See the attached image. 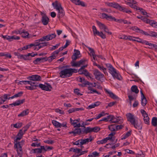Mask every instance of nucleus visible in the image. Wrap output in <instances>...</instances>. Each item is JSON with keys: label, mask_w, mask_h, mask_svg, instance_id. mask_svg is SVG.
<instances>
[{"label": "nucleus", "mask_w": 157, "mask_h": 157, "mask_svg": "<svg viewBox=\"0 0 157 157\" xmlns=\"http://www.w3.org/2000/svg\"><path fill=\"white\" fill-rule=\"evenodd\" d=\"M77 72V70L71 68H64L59 73L60 76L62 78H67L71 76L74 72Z\"/></svg>", "instance_id": "obj_1"}, {"label": "nucleus", "mask_w": 157, "mask_h": 157, "mask_svg": "<svg viewBox=\"0 0 157 157\" xmlns=\"http://www.w3.org/2000/svg\"><path fill=\"white\" fill-rule=\"evenodd\" d=\"M100 17L102 18H105L109 21H114L119 23H123L124 24H130L131 23L128 22L127 20L122 19H117L111 16L108 15L105 13H102L100 14Z\"/></svg>", "instance_id": "obj_2"}, {"label": "nucleus", "mask_w": 157, "mask_h": 157, "mask_svg": "<svg viewBox=\"0 0 157 157\" xmlns=\"http://www.w3.org/2000/svg\"><path fill=\"white\" fill-rule=\"evenodd\" d=\"M107 67L108 68L109 73L112 75L113 78L118 80H121L122 77L119 72L117 71L111 64H108Z\"/></svg>", "instance_id": "obj_3"}, {"label": "nucleus", "mask_w": 157, "mask_h": 157, "mask_svg": "<svg viewBox=\"0 0 157 157\" xmlns=\"http://www.w3.org/2000/svg\"><path fill=\"white\" fill-rule=\"evenodd\" d=\"M126 4L129 6L130 7L133 8L135 10H140L141 13L144 15H147V14L146 11L143 9L140 8L137 6V2L135 1L132 0L130 2H126Z\"/></svg>", "instance_id": "obj_4"}, {"label": "nucleus", "mask_w": 157, "mask_h": 157, "mask_svg": "<svg viewBox=\"0 0 157 157\" xmlns=\"http://www.w3.org/2000/svg\"><path fill=\"white\" fill-rule=\"evenodd\" d=\"M52 5L54 8L58 11V16L59 17H62L64 14V11L61 6L60 3L57 1H56L52 3Z\"/></svg>", "instance_id": "obj_5"}, {"label": "nucleus", "mask_w": 157, "mask_h": 157, "mask_svg": "<svg viewBox=\"0 0 157 157\" xmlns=\"http://www.w3.org/2000/svg\"><path fill=\"white\" fill-rule=\"evenodd\" d=\"M29 88H35V87H39L40 88H52L51 85L47 83H45L44 84H39L37 82H32L31 81V83H30Z\"/></svg>", "instance_id": "obj_6"}, {"label": "nucleus", "mask_w": 157, "mask_h": 157, "mask_svg": "<svg viewBox=\"0 0 157 157\" xmlns=\"http://www.w3.org/2000/svg\"><path fill=\"white\" fill-rule=\"evenodd\" d=\"M80 86H81L82 87H88L91 88L95 87L97 88H101L102 87L100 86L99 83H91L88 81H86L85 83L82 84H79Z\"/></svg>", "instance_id": "obj_7"}, {"label": "nucleus", "mask_w": 157, "mask_h": 157, "mask_svg": "<svg viewBox=\"0 0 157 157\" xmlns=\"http://www.w3.org/2000/svg\"><path fill=\"white\" fill-rule=\"evenodd\" d=\"M87 65V63H86L79 69L78 72L80 74H84L87 77L91 78V77L90 76V74L86 69H84L86 67Z\"/></svg>", "instance_id": "obj_8"}, {"label": "nucleus", "mask_w": 157, "mask_h": 157, "mask_svg": "<svg viewBox=\"0 0 157 157\" xmlns=\"http://www.w3.org/2000/svg\"><path fill=\"white\" fill-rule=\"evenodd\" d=\"M92 31L94 36H98L103 39L106 38V36L102 32L98 31L95 26L94 25L92 26Z\"/></svg>", "instance_id": "obj_9"}, {"label": "nucleus", "mask_w": 157, "mask_h": 157, "mask_svg": "<svg viewBox=\"0 0 157 157\" xmlns=\"http://www.w3.org/2000/svg\"><path fill=\"white\" fill-rule=\"evenodd\" d=\"M56 35L55 33H53L44 36L39 40V42H43L45 41H48L55 38Z\"/></svg>", "instance_id": "obj_10"}, {"label": "nucleus", "mask_w": 157, "mask_h": 157, "mask_svg": "<svg viewBox=\"0 0 157 157\" xmlns=\"http://www.w3.org/2000/svg\"><path fill=\"white\" fill-rule=\"evenodd\" d=\"M97 23L101 30H104L109 35L112 34V32L109 31L107 27L104 24L98 21H97Z\"/></svg>", "instance_id": "obj_11"}, {"label": "nucleus", "mask_w": 157, "mask_h": 157, "mask_svg": "<svg viewBox=\"0 0 157 157\" xmlns=\"http://www.w3.org/2000/svg\"><path fill=\"white\" fill-rule=\"evenodd\" d=\"M142 21L147 24H149L152 27L157 29V22L154 20H150L147 18H143Z\"/></svg>", "instance_id": "obj_12"}, {"label": "nucleus", "mask_w": 157, "mask_h": 157, "mask_svg": "<svg viewBox=\"0 0 157 157\" xmlns=\"http://www.w3.org/2000/svg\"><path fill=\"white\" fill-rule=\"evenodd\" d=\"M126 116L128 121H129L132 124H134L136 121L134 116L131 113H128L126 114Z\"/></svg>", "instance_id": "obj_13"}, {"label": "nucleus", "mask_w": 157, "mask_h": 157, "mask_svg": "<svg viewBox=\"0 0 157 157\" xmlns=\"http://www.w3.org/2000/svg\"><path fill=\"white\" fill-rule=\"evenodd\" d=\"M80 121L79 118L77 119L73 120L71 118L70 119V121L71 124L74 126L75 127L79 128L81 126V124L79 123Z\"/></svg>", "instance_id": "obj_14"}, {"label": "nucleus", "mask_w": 157, "mask_h": 157, "mask_svg": "<svg viewBox=\"0 0 157 157\" xmlns=\"http://www.w3.org/2000/svg\"><path fill=\"white\" fill-rule=\"evenodd\" d=\"M87 60L86 59H81L80 61L77 62H74L72 64V66L73 67H79L81 65H84L85 63H87Z\"/></svg>", "instance_id": "obj_15"}, {"label": "nucleus", "mask_w": 157, "mask_h": 157, "mask_svg": "<svg viewBox=\"0 0 157 157\" xmlns=\"http://www.w3.org/2000/svg\"><path fill=\"white\" fill-rule=\"evenodd\" d=\"M27 78L28 79L34 81H40L41 79V77L37 75H34L28 76Z\"/></svg>", "instance_id": "obj_16"}, {"label": "nucleus", "mask_w": 157, "mask_h": 157, "mask_svg": "<svg viewBox=\"0 0 157 157\" xmlns=\"http://www.w3.org/2000/svg\"><path fill=\"white\" fill-rule=\"evenodd\" d=\"M89 51L88 53L89 55L91 57V60L93 61L94 60H95L96 59V57H97V55L95 54V52L94 50L89 47H87Z\"/></svg>", "instance_id": "obj_17"}, {"label": "nucleus", "mask_w": 157, "mask_h": 157, "mask_svg": "<svg viewBox=\"0 0 157 157\" xmlns=\"http://www.w3.org/2000/svg\"><path fill=\"white\" fill-rule=\"evenodd\" d=\"M94 74L97 79L101 80V79L104 78V75L103 74L101 73L98 70H95L94 71Z\"/></svg>", "instance_id": "obj_18"}, {"label": "nucleus", "mask_w": 157, "mask_h": 157, "mask_svg": "<svg viewBox=\"0 0 157 157\" xmlns=\"http://www.w3.org/2000/svg\"><path fill=\"white\" fill-rule=\"evenodd\" d=\"M58 52L54 51L52 53L51 56L47 58V60L49 62H51L58 56Z\"/></svg>", "instance_id": "obj_19"}, {"label": "nucleus", "mask_w": 157, "mask_h": 157, "mask_svg": "<svg viewBox=\"0 0 157 157\" xmlns=\"http://www.w3.org/2000/svg\"><path fill=\"white\" fill-rule=\"evenodd\" d=\"M82 131H83V129L82 130L81 128H75L73 131L69 132V133L70 134L73 133L74 136H75L77 134L80 135L81 134H83Z\"/></svg>", "instance_id": "obj_20"}, {"label": "nucleus", "mask_w": 157, "mask_h": 157, "mask_svg": "<svg viewBox=\"0 0 157 157\" xmlns=\"http://www.w3.org/2000/svg\"><path fill=\"white\" fill-rule=\"evenodd\" d=\"M74 53L72 56V59L73 60H75L78 58L80 57V52L77 50L74 49Z\"/></svg>", "instance_id": "obj_21"}, {"label": "nucleus", "mask_w": 157, "mask_h": 157, "mask_svg": "<svg viewBox=\"0 0 157 157\" xmlns=\"http://www.w3.org/2000/svg\"><path fill=\"white\" fill-rule=\"evenodd\" d=\"M25 101V99H23L22 100H18L15 102L9 104V105H11L12 106H13V105L15 106H18L21 104L23 103Z\"/></svg>", "instance_id": "obj_22"}, {"label": "nucleus", "mask_w": 157, "mask_h": 157, "mask_svg": "<svg viewBox=\"0 0 157 157\" xmlns=\"http://www.w3.org/2000/svg\"><path fill=\"white\" fill-rule=\"evenodd\" d=\"M49 19L48 17L44 14L42 17V22L44 25H47L49 22Z\"/></svg>", "instance_id": "obj_23"}, {"label": "nucleus", "mask_w": 157, "mask_h": 157, "mask_svg": "<svg viewBox=\"0 0 157 157\" xmlns=\"http://www.w3.org/2000/svg\"><path fill=\"white\" fill-rule=\"evenodd\" d=\"M73 3L75 4L78 5H81L82 6H85V3L83 2L80 0H70Z\"/></svg>", "instance_id": "obj_24"}, {"label": "nucleus", "mask_w": 157, "mask_h": 157, "mask_svg": "<svg viewBox=\"0 0 157 157\" xmlns=\"http://www.w3.org/2000/svg\"><path fill=\"white\" fill-rule=\"evenodd\" d=\"M105 91L107 93L109 94V96L113 99H117V97L115 95H114L112 92L108 91L107 89H104Z\"/></svg>", "instance_id": "obj_25"}, {"label": "nucleus", "mask_w": 157, "mask_h": 157, "mask_svg": "<svg viewBox=\"0 0 157 157\" xmlns=\"http://www.w3.org/2000/svg\"><path fill=\"white\" fill-rule=\"evenodd\" d=\"M29 113V110L28 109H26L23 110L20 114H18V117H22L27 115Z\"/></svg>", "instance_id": "obj_26"}, {"label": "nucleus", "mask_w": 157, "mask_h": 157, "mask_svg": "<svg viewBox=\"0 0 157 157\" xmlns=\"http://www.w3.org/2000/svg\"><path fill=\"white\" fill-rule=\"evenodd\" d=\"M82 133L87 134L88 133L93 132L92 128L87 127L85 128H83Z\"/></svg>", "instance_id": "obj_27"}, {"label": "nucleus", "mask_w": 157, "mask_h": 157, "mask_svg": "<svg viewBox=\"0 0 157 157\" xmlns=\"http://www.w3.org/2000/svg\"><path fill=\"white\" fill-rule=\"evenodd\" d=\"M23 94V92H22V91L20 92H18L17 94H15L13 96L11 97H9L8 98V99H13L15 98L20 97H21Z\"/></svg>", "instance_id": "obj_28"}, {"label": "nucleus", "mask_w": 157, "mask_h": 157, "mask_svg": "<svg viewBox=\"0 0 157 157\" xmlns=\"http://www.w3.org/2000/svg\"><path fill=\"white\" fill-rule=\"evenodd\" d=\"M147 103V100L145 96L142 97L141 100V104L143 106H144Z\"/></svg>", "instance_id": "obj_29"}, {"label": "nucleus", "mask_w": 157, "mask_h": 157, "mask_svg": "<svg viewBox=\"0 0 157 157\" xmlns=\"http://www.w3.org/2000/svg\"><path fill=\"white\" fill-rule=\"evenodd\" d=\"M36 149L37 153H41L42 152V151L44 150L45 152L47 151V149L44 147V146H40V148H37Z\"/></svg>", "instance_id": "obj_30"}, {"label": "nucleus", "mask_w": 157, "mask_h": 157, "mask_svg": "<svg viewBox=\"0 0 157 157\" xmlns=\"http://www.w3.org/2000/svg\"><path fill=\"white\" fill-rule=\"evenodd\" d=\"M21 35L23 37L27 38L28 37L29 34L27 31L22 30L21 32Z\"/></svg>", "instance_id": "obj_31"}, {"label": "nucleus", "mask_w": 157, "mask_h": 157, "mask_svg": "<svg viewBox=\"0 0 157 157\" xmlns=\"http://www.w3.org/2000/svg\"><path fill=\"white\" fill-rule=\"evenodd\" d=\"M82 149H79L78 148H74V147H72L70 148L69 149V151H73V152L79 153L80 152L82 151Z\"/></svg>", "instance_id": "obj_32"}, {"label": "nucleus", "mask_w": 157, "mask_h": 157, "mask_svg": "<svg viewBox=\"0 0 157 157\" xmlns=\"http://www.w3.org/2000/svg\"><path fill=\"white\" fill-rule=\"evenodd\" d=\"M108 128L111 131L113 132V131H116V124H112L109 125L108 126Z\"/></svg>", "instance_id": "obj_33"}, {"label": "nucleus", "mask_w": 157, "mask_h": 157, "mask_svg": "<svg viewBox=\"0 0 157 157\" xmlns=\"http://www.w3.org/2000/svg\"><path fill=\"white\" fill-rule=\"evenodd\" d=\"M134 126V127L138 129H141L142 128V124L140 123L139 124L138 123L135 122V123H134V124H132Z\"/></svg>", "instance_id": "obj_34"}, {"label": "nucleus", "mask_w": 157, "mask_h": 157, "mask_svg": "<svg viewBox=\"0 0 157 157\" xmlns=\"http://www.w3.org/2000/svg\"><path fill=\"white\" fill-rule=\"evenodd\" d=\"M151 124L152 126L156 127L157 125V117H153L151 120Z\"/></svg>", "instance_id": "obj_35"}, {"label": "nucleus", "mask_w": 157, "mask_h": 157, "mask_svg": "<svg viewBox=\"0 0 157 157\" xmlns=\"http://www.w3.org/2000/svg\"><path fill=\"white\" fill-rule=\"evenodd\" d=\"M109 139V137H106L101 140H98L97 141V143L98 144L105 143L107 142Z\"/></svg>", "instance_id": "obj_36"}, {"label": "nucleus", "mask_w": 157, "mask_h": 157, "mask_svg": "<svg viewBox=\"0 0 157 157\" xmlns=\"http://www.w3.org/2000/svg\"><path fill=\"white\" fill-rule=\"evenodd\" d=\"M5 56L6 57L10 58L11 57V55L7 52H0V56Z\"/></svg>", "instance_id": "obj_37"}, {"label": "nucleus", "mask_w": 157, "mask_h": 157, "mask_svg": "<svg viewBox=\"0 0 157 157\" xmlns=\"http://www.w3.org/2000/svg\"><path fill=\"white\" fill-rule=\"evenodd\" d=\"M52 122L53 125L55 127L57 128H60V125L61 124L59 122L55 120H53L52 121Z\"/></svg>", "instance_id": "obj_38"}, {"label": "nucleus", "mask_w": 157, "mask_h": 157, "mask_svg": "<svg viewBox=\"0 0 157 157\" xmlns=\"http://www.w3.org/2000/svg\"><path fill=\"white\" fill-rule=\"evenodd\" d=\"M99 156V153L97 151L93 152L92 153L88 155V156L89 157H97Z\"/></svg>", "instance_id": "obj_39"}, {"label": "nucleus", "mask_w": 157, "mask_h": 157, "mask_svg": "<svg viewBox=\"0 0 157 157\" xmlns=\"http://www.w3.org/2000/svg\"><path fill=\"white\" fill-rule=\"evenodd\" d=\"M43 59L44 58H37L33 61V63L35 64H36L42 62Z\"/></svg>", "instance_id": "obj_40"}, {"label": "nucleus", "mask_w": 157, "mask_h": 157, "mask_svg": "<svg viewBox=\"0 0 157 157\" xmlns=\"http://www.w3.org/2000/svg\"><path fill=\"white\" fill-rule=\"evenodd\" d=\"M39 41V43L38 44L40 48H41L44 47L47 45V43L45 42H39V40H38Z\"/></svg>", "instance_id": "obj_41"}, {"label": "nucleus", "mask_w": 157, "mask_h": 157, "mask_svg": "<svg viewBox=\"0 0 157 157\" xmlns=\"http://www.w3.org/2000/svg\"><path fill=\"white\" fill-rule=\"evenodd\" d=\"M98 67L100 69V70L102 71L104 74H106L107 73V72L106 71V69L103 66H101L100 65H98Z\"/></svg>", "instance_id": "obj_42"}, {"label": "nucleus", "mask_w": 157, "mask_h": 157, "mask_svg": "<svg viewBox=\"0 0 157 157\" xmlns=\"http://www.w3.org/2000/svg\"><path fill=\"white\" fill-rule=\"evenodd\" d=\"M148 33L149 34V36L153 37H156L157 33H156L151 31H149Z\"/></svg>", "instance_id": "obj_43"}, {"label": "nucleus", "mask_w": 157, "mask_h": 157, "mask_svg": "<svg viewBox=\"0 0 157 157\" xmlns=\"http://www.w3.org/2000/svg\"><path fill=\"white\" fill-rule=\"evenodd\" d=\"M135 41L137 42L141 43L142 44H144V42L145 41V40L142 39L139 37H135Z\"/></svg>", "instance_id": "obj_44"}, {"label": "nucleus", "mask_w": 157, "mask_h": 157, "mask_svg": "<svg viewBox=\"0 0 157 157\" xmlns=\"http://www.w3.org/2000/svg\"><path fill=\"white\" fill-rule=\"evenodd\" d=\"M31 125V123H29L22 128L21 129H22V130L24 131V133H25V132L27 131L28 129L30 126Z\"/></svg>", "instance_id": "obj_45"}, {"label": "nucleus", "mask_w": 157, "mask_h": 157, "mask_svg": "<svg viewBox=\"0 0 157 157\" xmlns=\"http://www.w3.org/2000/svg\"><path fill=\"white\" fill-rule=\"evenodd\" d=\"M30 83H31V81H21L19 82V83L21 84L29 85Z\"/></svg>", "instance_id": "obj_46"}, {"label": "nucleus", "mask_w": 157, "mask_h": 157, "mask_svg": "<svg viewBox=\"0 0 157 157\" xmlns=\"http://www.w3.org/2000/svg\"><path fill=\"white\" fill-rule=\"evenodd\" d=\"M116 134V132H112L108 135V136L107 137H109V139L108 140H110L111 141H113L114 140L113 139V136Z\"/></svg>", "instance_id": "obj_47"}, {"label": "nucleus", "mask_w": 157, "mask_h": 157, "mask_svg": "<svg viewBox=\"0 0 157 157\" xmlns=\"http://www.w3.org/2000/svg\"><path fill=\"white\" fill-rule=\"evenodd\" d=\"M22 123H17L15 124H13V127L15 128H20L22 126Z\"/></svg>", "instance_id": "obj_48"}, {"label": "nucleus", "mask_w": 157, "mask_h": 157, "mask_svg": "<svg viewBox=\"0 0 157 157\" xmlns=\"http://www.w3.org/2000/svg\"><path fill=\"white\" fill-rule=\"evenodd\" d=\"M131 29L133 30L134 31H136V32L140 33V29L138 28L137 26H134L132 27L131 28Z\"/></svg>", "instance_id": "obj_49"}, {"label": "nucleus", "mask_w": 157, "mask_h": 157, "mask_svg": "<svg viewBox=\"0 0 157 157\" xmlns=\"http://www.w3.org/2000/svg\"><path fill=\"white\" fill-rule=\"evenodd\" d=\"M140 112L143 116V117L144 118V117L145 118L146 117H148L147 114L144 110L142 109H141L140 110Z\"/></svg>", "instance_id": "obj_50"}, {"label": "nucleus", "mask_w": 157, "mask_h": 157, "mask_svg": "<svg viewBox=\"0 0 157 157\" xmlns=\"http://www.w3.org/2000/svg\"><path fill=\"white\" fill-rule=\"evenodd\" d=\"M144 121L145 124L147 125L150 124L149 118L148 116L144 118Z\"/></svg>", "instance_id": "obj_51"}, {"label": "nucleus", "mask_w": 157, "mask_h": 157, "mask_svg": "<svg viewBox=\"0 0 157 157\" xmlns=\"http://www.w3.org/2000/svg\"><path fill=\"white\" fill-rule=\"evenodd\" d=\"M14 147L15 148L17 149H18V146H19V147H22L23 145V144H21V142H17L14 143Z\"/></svg>", "instance_id": "obj_52"}, {"label": "nucleus", "mask_w": 157, "mask_h": 157, "mask_svg": "<svg viewBox=\"0 0 157 157\" xmlns=\"http://www.w3.org/2000/svg\"><path fill=\"white\" fill-rule=\"evenodd\" d=\"M21 57L25 60L31 59V58L29 56L28 54L26 55H21Z\"/></svg>", "instance_id": "obj_53"}, {"label": "nucleus", "mask_w": 157, "mask_h": 157, "mask_svg": "<svg viewBox=\"0 0 157 157\" xmlns=\"http://www.w3.org/2000/svg\"><path fill=\"white\" fill-rule=\"evenodd\" d=\"M59 43L57 44L56 45L53 46L52 47H50V50L51 51H52L55 50L59 46Z\"/></svg>", "instance_id": "obj_54"}, {"label": "nucleus", "mask_w": 157, "mask_h": 157, "mask_svg": "<svg viewBox=\"0 0 157 157\" xmlns=\"http://www.w3.org/2000/svg\"><path fill=\"white\" fill-rule=\"evenodd\" d=\"M144 44H145L146 45H148L150 46L151 48H153L155 44L149 42L148 41L145 40L144 43Z\"/></svg>", "instance_id": "obj_55"}, {"label": "nucleus", "mask_w": 157, "mask_h": 157, "mask_svg": "<svg viewBox=\"0 0 157 157\" xmlns=\"http://www.w3.org/2000/svg\"><path fill=\"white\" fill-rule=\"evenodd\" d=\"M77 81L80 82H84V83H85L86 82L85 81L84 78L81 77H79L77 78Z\"/></svg>", "instance_id": "obj_56"}, {"label": "nucleus", "mask_w": 157, "mask_h": 157, "mask_svg": "<svg viewBox=\"0 0 157 157\" xmlns=\"http://www.w3.org/2000/svg\"><path fill=\"white\" fill-rule=\"evenodd\" d=\"M33 45V44H31L29 45H28L26 46H24L21 48V50H24L29 48L32 47Z\"/></svg>", "instance_id": "obj_57"}, {"label": "nucleus", "mask_w": 157, "mask_h": 157, "mask_svg": "<svg viewBox=\"0 0 157 157\" xmlns=\"http://www.w3.org/2000/svg\"><path fill=\"white\" fill-rule=\"evenodd\" d=\"M93 132H97L100 130V128L98 126L92 128Z\"/></svg>", "instance_id": "obj_58"}, {"label": "nucleus", "mask_w": 157, "mask_h": 157, "mask_svg": "<svg viewBox=\"0 0 157 157\" xmlns=\"http://www.w3.org/2000/svg\"><path fill=\"white\" fill-rule=\"evenodd\" d=\"M127 40H128L130 41H135V37L133 36H127Z\"/></svg>", "instance_id": "obj_59"}, {"label": "nucleus", "mask_w": 157, "mask_h": 157, "mask_svg": "<svg viewBox=\"0 0 157 157\" xmlns=\"http://www.w3.org/2000/svg\"><path fill=\"white\" fill-rule=\"evenodd\" d=\"M33 44V45L32 47H33V48L34 50L37 51L40 49V47L39 46V45L38 44Z\"/></svg>", "instance_id": "obj_60"}, {"label": "nucleus", "mask_w": 157, "mask_h": 157, "mask_svg": "<svg viewBox=\"0 0 157 157\" xmlns=\"http://www.w3.org/2000/svg\"><path fill=\"white\" fill-rule=\"evenodd\" d=\"M119 5L118 4L115 3L114 2H113L112 7H113V8H116V9H118V8H119Z\"/></svg>", "instance_id": "obj_61"}, {"label": "nucleus", "mask_w": 157, "mask_h": 157, "mask_svg": "<svg viewBox=\"0 0 157 157\" xmlns=\"http://www.w3.org/2000/svg\"><path fill=\"white\" fill-rule=\"evenodd\" d=\"M124 127V125L122 124L117 125L116 124V131L122 129Z\"/></svg>", "instance_id": "obj_62"}, {"label": "nucleus", "mask_w": 157, "mask_h": 157, "mask_svg": "<svg viewBox=\"0 0 157 157\" xmlns=\"http://www.w3.org/2000/svg\"><path fill=\"white\" fill-rule=\"evenodd\" d=\"M31 146L32 147H40L41 146H40V143H38L37 142H36L35 143H33L31 144Z\"/></svg>", "instance_id": "obj_63"}, {"label": "nucleus", "mask_w": 157, "mask_h": 157, "mask_svg": "<svg viewBox=\"0 0 157 157\" xmlns=\"http://www.w3.org/2000/svg\"><path fill=\"white\" fill-rule=\"evenodd\" d=\"M80 145H82L84 144H86V142L85 140V139H80Z\"/></svg>", "instance_id": "obj_64"}]
</instances>
